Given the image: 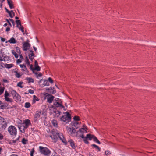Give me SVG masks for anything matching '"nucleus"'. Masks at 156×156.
Wrapping results in <instances>:
<instances>
[{
	"mask_svg": "<svg viewBox=\"0 0 156 156\" xmlns=\"http://www.w3.org/2000/svg\"><path fill=\"white\" fill-rule=\"evenodd\" d=\"M11 93L13 98L15 100L18 101L20 98V96L16 93V92L14 90H12L11 91Z\"/></svg>",
	"mask_w": 156,
	"mask_h": 156,
	"instance_id": "6",
	"label": "nucleus"
},
{
	"mask_svg": "<svg viewBox=\"0 0 156 156\" xmlns=\"http://www.w3.org/2000/svg\"><path fill=\"white\" fill-rule=\"evenodd\" d=\"M9 133L11 135L15 136L17 134L16 128L14 126L11 125L8 128Z\"/></svg>",
	"mask_w": 156,
	"mask_h": 156,
	"instance_id": "4",
	"label": "nucleus"
},
{
	"mask_svg": "<svg viewBox=\"0 0 156 156\" xmlns=\"http://www.w3.org/2000/svg\"><path fill=\"white\" fill-rule=\"evenodd\" d=\"M4 89V87H0V95H1L3 93Z\"/></svg>",
	"mask_w": 156,
	"mask_h": 156,
	"instance_id": "36",
	"label": "nucleus"
},
{
	"mask_svg": "<svg viewBox=\"0 0 156 156\" xmlns=\"http://www.w3.org/2000/svg\"><path fill=\"white\" fill-rule=\"evenodd\" d=\"M19 128L20 132L23 133H24L25 132V129H26L23 125L20 126H19Z\"/></svg>",
	"mask_w": 156,
	"mask_h": 156,
	"instance_id": "21",
	"label": "nucleus"
},
{
	"mask_svg": "<svg viewBox=\"0 0 156 156\" xmlns=\"http://www.w3.org/2000/svg\"><path fill=\"white\" fill-rule=\"evenodd\" d=\"M25 62L27 64L29 65V64H30L29 61V60L28 59V57L27 56L26 58Z\"/></svg>",
	"mask_w": 156,
	"mask_h": 156,
	"instance_id": "44",
	"label": "nucleus"
},
{
	"mask_svg": "<svg viewBox=\"0 0 156 156\" xmlns=\"http://www.w3.org/2000/svg\"><path fill=\"white\" fill-rule=\"evenodd\" d=\"M41 114V112L39 111H37L34 116V120L36 121L39 118Z\"/></svg>",
	"mask_w": 156,
	"mask_h": 156,
	"instance_id": "15",
	"label": "nucleus"
},
{
	"mask_svg": "<svg viewBox=\"0 0 156 156\" xmlns=\"http://www.w3.org/2000/svg\"><path fill=\"white\" fill-rule=\"evenodd\" d=\"M81 138H82L83 139H84V138H85V137L84 136V135L83 134H82L80 136Z\"/></svg>",
	"mask_w": 156,
	"mask_h": 156,
	"instance_id": "62",
	"label": "nucleus"
},
{
	"mask_svg": "<svg viewBox=\"0 0 156 156\" xmlns=\"http://www.w3.org/2000/svg\"><path fill=\"white\" fill-rule=\"evenodd\" d=\"M26 79L29 83H34V80L33 79L31 78L27 77L26 78Z\"/></svg>",
	"mask_w": 156,
	"mask_h": 156,
	"instance_id": "25",
	"label": "nucleus"
},
{
	"mask_svg": "<svg viewBox=\"0 0 156 156\" xmlns=\"http://www.w3.org/2000/svg\"><path fill=\"white\" fill-rule=\"evenodd\" d=\"M7 68L9 69L13 66L12 64H5L4 65Z\"/></svg>",
	"mask_w": 156,
	"mask_h": 156,
	"instance_id": "24",
	"label": "nucleus"
},
{
	"mask_svg": "<svg viewBox=\"0 0 156 156\" xmlns=\"http://www.w3.org/2000/svg\"><path fill=\"white\" fill-rule=\"evenodd\" d=\"M19 137L16 140H10L9 142V144H15V143H16V142L17 141H18L19 140Z\"/></svg>",
	"mask_w": 156,
	"mask_h": 156,
	"instance_id": "22",
	"label": "nucleus"
},
{
	"mask_svg": "<svg viewBox=\"0 0 156 156\" xmlns=\"http://www.w3.org/2000/svg\"><path fill=\"white\" fill-rule=\"evenodd\" d=\"M22 62L21 60L20 59H18L16 61V62L17 63H20Z\"/></svg>",
	"mask_w": 156,
	"mask_h": 156,
	"instance_id": "53",
	"label": "nucleus"
},
{
	"mask_svg": "<svg viewBox=\"0 0 156 156\" xmlns=\"http://www.w3.org/2000/svg\"><path fill=\"white\" fill-rule=\"evenodd\" d=\"M5 99L7 102H12V99L11 98H9V97L5 98Z\"/></svg>",
	"mask_w": 156,
	"mask_h": 156,
	"instance_id": "31",
	"label": "nucleus"
},
{
	"mask_svg": "<svg viewBox=\"0 0 156 156\" xmlns=\"http://www.w3.org/2000/svg\"><path fill=\"white\" fill-rule=\"evenodd\" d=\"M34 70H37V71H39L40 70V67L38 65L36 66H35V68Z\"/></svg>",
	"mask_w": 156,
	"mask_h": 156,
	"instance_id": "35",
	"label": "nucleus"
},
{
	"mask_svg": "<svg viewBox=\"0 0 156 156\" xmlns=\"http://www.w3.org/2000/svg\"><path fill=\"white\" fill-rule=\"evenodd\" d=\"M48 80L51 83H53V80H52V79L51 78L49 77L48 78Z\"/></svg>",
	"mask_w": 156,
	"mask_h": 156,
	"instance_id": "50",
	"label": "nucleus"
},
{
	"mask_svg": "<svg viewBox=\"0 0 156 156\" xmlns=\"http://www.w3.org/2000/svg\"><path fill=\"white\" fill-rule=\"evenodd\" d=\"M1 40L2 42H4L5 41V39L1 37Z\"/></svg>",
	"mask_w": 156,
	"mask_h": 156,
	"instance_id": "55",
	"label": "nucleus"
},
{
	"mask_svg": "<svg viewBox=\"0 0 156 156\" xmlns=\"http://www.w3.org/2000/svg\"><path fill=\"white\" fill-rule=\"evenodd\" d=\"M64 114H66L65 115L62 116L60 118V120L61 121L67 123L71 121V115L68 112H64Z\"/></svg>",
	"mask_w": 156,
	"mask_h": 156,
	"instance_id": "2",
	"label": "nucleus"
},
{
	"mask_svg": "<svg viewBox=\"0 0 156 156\" xmlns=\"http://www.w3.org/2000/svg\"><path fill=\"white\" fill-rule=\"evenodd\" d=\"M5 9L6 10V12H7L8 13H10V11H9L7 8L5 7Z\"/></svg>",
	"mask_w": 156,
	"mask_h": 156,
	"instance_id": "57",
	"label": "nucleus"
},
{
	"mask_svg": "<svg viewBox=\"0 0 156 156\" xmlns=\"http://www.w3.org/2000/svg\"><path fill=\"white\" fill-rule=\"evenodd\" d=\"M10 60L9 57L5 55H2V56H0V61H7Z\"/></svg>",
	"mask_w": 156,
	"mask_h": 156,
	"instance_id": "11",
	"label": "nucleus"
},
{
	"mask_svg": "<svg viewBox=\"0 0 156 156\" xmlns=\"http://www.w3.org/2000/svg\"><path fill=\"white\" fill-rule=\"evenodd\" d=\"M8 4L9 5L10 8L12 9L13 8V5L12 4V2L11 0H7Z\"/></svg>",
	"mask_w": 156,
	"mask_h": 156,
	"instance_id": "20",
	"label": "nucleus"
},
{
	"mask_svg": "<svg viewBox=\"0 0 156 156\" xmlns=\"http://www.w3.org/2000/svg\"><path fill=\"white\" fill-rule=\"evenodd\" d=\"M68 142L69 143L70 145L73 149H75L76 145L74 141L70 139L68 141Z\"/></svg>",
	"mask_w": 156,
	"mask_h": 156,
	"instance_id": "14",
	"label": "nucleus"
},
{
	"mask_svg": "<svg viewBox=\"0 0 156 156\" xmlns=\"http://www.w3.org/2000/svg\"><path fill=\"white\" fill-rule=\"evenodd\" d=\"M86 138H87L88 140H91L93 139L94 141L98 143V144H100V142L98 140L97 138L94 136L93 135L88 134L86 135Z\"/></svg>",
	"mask_w": 156,
	"mask_h": 156,
	"instance_id": "5",
	"label": "nucleus"
},
{
	"mask_svg": "<svg viewBox=\"0 0 156 156\" xmlns=\"http://www.w3.org/2000/svg\"><path fill=\"white\" fill-rule=\"evenodd\" d=\"M87 128L86 127L83 128H81L79 130V131L81 133H83L85 131L86 132H87Z\"/></svg>",
	"mask_w": 156,
	"mask_h": 156,
	"instance_id": "26",
	"label": "nucleus"
},
{
	"mask_svg": "<svg viewBox=\"0 0 156 156\" xmlns=\"http://www.w3.org/2000/svg\"><path fill=\"white\" fill-rule=\"evenodd\" d=\"M61 103L62 102L58 103L57 102H54L53 104L56 107H59L61 108H64V107L62 105Z\"/></svg>",
	"mask_w": 156,
	"mask_h": 156,
	"instance_id": "13",
	"label": "nucleus"
},
{
	"mask_svg": "<svg viewBox=\"0 0 156 156\" xmlns=\"http://www.w3.org/2000/svg\"><path fill=\"white\" fill-rule=\"evenodd\" d=\"M61 113V112L55 109L54 110L53 115L55 117H58Z\"/></svg>",
	"mask_w": 156,
	"mask_h": 156,
	"instance_id": "16",
	"label": "nucleus"
},
{
	"mask_svg": "<svg viewBox=\"0 0 156 156\" xmlns=\"http://www.w3.org/2000/svg\"><path fill=\"white\" fill-rule=\"evenodd\" d=\"M23 124L25 128H27L29 125H31L30 121L29 119H26L24 121Z\"/></svg>",
	"mask_w": 156,
	"mask_h": 156,
	"instance_id": "10",
	"label": "nucleus"
},
{
	"mask_svg": "<svg viewBox=\"0 0 156 156\" xmlns=\"http://www.w3.org/2000/svg\"><path fill=\"white\" fill-rule=\"evenodd\" d=\"M3 66L2 63L0 64V69H2Z\"/></svg>",
	"mask_w": 156,
	"mask_h": 156,
	"instance_id": "64",
	"label": "nucleus"
},
{
	"mask_svg": "<svg viewBox=\"0 0 156 156\" xmlns=\"http://www.w3.org/2000/svg\"><path fill=\"white\" fill-rule=\"evenodd\" d=\"M14 73L15 74V76L17 78H20L22 75H21L20 73H18L17 71H15Z\"/></svg>",
	"mask_w": 156,
	"mask_h": 156,
	"instance_id": "32",
	"label": "nucleus"
},
{
	"mask_svg": "<svg viewBox=\"0 0 156 156\" xmlns=\"http://www.w3.org/2000/svg\"><path fill=\"white\" fill-rule=\"evenodd\" d=\"M33 103H35L36 101H39L40 100L35 95H34L33 96Z\"/></svg>",
	"mask_w": 156,
	"mask_h": 156,
	"instance_id": "23",
	"label": "nucleus"
},
{
	"mask_svg": "<svg viewBox=\"0 0 156 156\" xmlns=\"http://www.w3.org/2000/svg\"><path fill=\"white\" fill-rule=\"evenodd\" d=\"M89 155L90 156H96L92 152H90L89 153Z\"/></svg>",
	"mask_w": 156,
	"mask_h": 156,
	"instance_id": "52",
	"label": "nucleus"
},
{
	"mask_svg": "<svg viewBox=\"0 0 156 156\" xmlns=\"http://www.w3.org/2000/svg\"><path fill=\"white\" fill-rule=\"evenodd\" d=\"M10 28L9 27H7L6 29V31H10Z\"/></svg>",
	"mask_w": 156,
	"mask_h": 156,
	"instance_id": "59",
	"label": "nucleus"
},
{
	"mask_svg": "<svg viewBox=\"0 0 156 156\" xmlns=\"http://www.w3.org/2000/svg\"><path fill=\"white\" fill-rule=\"evenodd\" d=\"M33 51H30L31 53L29 54L28 55L31 61H32L34 57V54L33 53Z\"/></svg>",
	"mask_w": 156,
	"mask_h": 156,
	"instance_id": "19",
	"label": "nucleus"
},
{
	"mask_svg": "<svg viewBox=\"0 0 156 156\" xmlns=\"http://www.w3.org/2000/svg\"><path fill=\"white\" fill-rule=\"evenodd\" d=\"M20 66L21 68V70L24 73L26 74L28 73V71L25 65L24 64H20Z\"/></svg>",
	"mask_w": 156,
	"mask_h": 156,
	"instance_id": "9",
	"label": "nucleus"
},
{
	"mask_svg": "<svg viewBox=\"0 0 156 156\" xmlns=\"http://www.w3.org/2000/svg\"><path fill=\"white\" fill-rule=\"evenodd\" d=\"M18 27L20 30L22 31V32H24L23 27V26L21 25V26H20V27Z\"/></svg>",
	"mask_w": 156,
	"mask_h": 156,
	"instance_id": "46",
	"label": "nucleus"
},
{
	"mask_svg": "<svg viewBox=\"0 0 156 156\" xmlns=\"http://www.w3.org/2000/svg\"><path fill=\"white\" fill-rule=\"evenodd\" d=\"M30 106V104L29 102H26L25 104V107L26 108H29Z\"/></svg>",
	"mask_w": 156,
	"mask_h": 156,
	"instance_id": "34",
	"label": "nucleus"
},
{
	"mask_svg": "<svg viewBox=\"0 0 156 156\" xmlns=\"http://www.w3.org/2000/svg\"><path fill=\"white\" fill-rule=\"evenodd\" d=\"M92 146H93L94 147L96 148L99 151H100L101 150V148L98 146L94 144H93L92 145Z\"/></svg>",
	"mask_w": 156,
	"mask_h": 156,
	"instance_id": "39",
	"label": "nucleus"
},
{
	"mask_svg": "<svg viewBox=\"0 0 156 156\" xmlns=\"http://www.w3.org/2000/svg\"><path fill=\"white\" fill-rule=\"evenodd\" d=\"M78 124V123L77 122H75L73 123V126H76Z\"/></svg>",
	"mask_w": 156,
	"mask_h": 156,
	"instance_id": "63",
	"label": "nucleus"
},
{
	"mask_svg": "<svg viewBox=\"0 0 156 156\" xmlns=\"http://www.w3.org/2000/svg\"><path fill=\"white\" fill-rule=\"evenodd\" d=\"M6 21H7V22L9 24V25L11 27L12 26L11 24L10 23V22L9 21V20L8 19H6Z\"/></svg>",
	"mask_w": 156,
	"mask_h": 156,
	"instance_id": "54",
	"label": "nucleus"
},
{
	"mask_svg": "<svg viewBox=\"0 0 156 156\" xmlns=\"http://www.w3.org/2000/svg\"><path fill=\"white\" fill-rule=\"evenodd\" d=\"M8 42L10 43L15 44L16 43L17 41L13 37H12L8 40Z\"/></svg>",
	"mask_w": 156,
	"mask_h": 156,
	"instance_id": "18",
	"label": "nucleus"
},
{
	"mask_svg": "<svg viewBox=\"0 0 156 156\" xmlns=\"http://www.w3.org/2000/svg\"><path fill=\"white\" fill-rule=\"evenodd\" d=\"M27 140L24 138L23 139L22 142V143L24 144H27Z\"/></svg>",
	"mask_w": 156,
	"mask_h": 156,
	"instance_id": "37",
	"label": "nucleus"
},
{
	"mask_svg": "<svg viewBox=\"0 0 156 156\" xmlns=\"http://www.w3.org/2000/svg\"><path fill=\"white\" fill-rule=\"evenodd\" d=\"M7 126L6 121L3 118L0 116V130L5 129Z\"/></svg>",
	"mask_w": 156,
	"mask_h": 156,
	"instance_id": "3",
	"label": "nucleus"
},
{
	"mask_svg": "<svg viewBox=\"0 0 156 156\" xmlns=\"http://www.w3.org/2000/svg\"><path fill=\"white\" fill-rule=\"evenodd\" d=\"M87 140L88 139L87 138H86V136L83 139V141L86 144H88L89 143Z\"/></svg>",
	"mask_w": 156,
	"mask_h": 156,
	"instance_id": "40",
	"label": "nucleus"
},
{
	"mask_svg": "<svg viewBox=\"0 0 156 156\" xmlns=\"http://www.w3.org/2000/svg\"><path fill=\"white\" fill-rule=\"evenodd\" d=\"M51 122L54 126L55 127H57V126L58 124L56 120H52L51 121Z\"/></svg>",
	"mask_w": 156,
	"mask_h": 156,
	"instance_id": "29",
	"label": "nucleus"
},
{
	"mask_svg": "<svg viewBox=\"0 0 156 156\" xmlns=\"http://www.w3.org/2000/svg\"><path fill=\"white\" fill-rule=\"evenodd\" d=\"M55 102H57L58 103L62 102L61 101V100L58 98H55Z\"/></svg>",
	"mask_w": 156,
	"mask_h": 156,
	"instance_id": "45",
	"label": "nucleus"
},
{
	"mask_svg": "<svg viewBox=\"0 0 156 156\" xmlns=\"http://www.w3.org/2000/svg\"><path fill=\"white\" fill-rule=\"evenodd\" d=\"M54 98V97L52 95H50V96L48 97L47 98L48 102L50 103H52Z\"/></svg>",
	"mask_w": 156,
	"mask_h": 156,
	"instance_id": "17",
	"label": "nucleus"
},
{
	"mask_svg": "<svg viewBox=\"0 0 156 156\" xmlns=\"http://www.w3.org/2000/svg\"><path fill=\"white\" fill-rule=\"evenodd\" d=\"M105 154L106 155H108L110 154L111 153L109 151L107 150L105 151Z\"/></svg>",
	"mask_w": 156,
	"mask_h": 156,
	"instance_id": "43",
	"label": "nucleus"
},
{
	"mask_svg": "<svg viewBox=\"0 0 156 156\" xmlns=\"http://www.w3.org/2000/svg\"><path fill=\"white\" fill-rule=\"evenodd\" d=\"M20 59H21V60L23 59V57L22 56V55L21 54V55H20Z\"/></svg>",
	"mask_w": 156,
	"mask_h": 156,
	"instance_id": "58",
	"label": "nucleus"
},
{
	"mask_svg": "<svg viewBox=\"0 0 156 156\" xmlns=\"http://www.w3.org/2000/svg\"><path fill=\"white\" fill-rule=\"evenodd\" d=\"M8 14L9 16L11 18H12L15 16V13L12 10L11 11L10 13H8Z\"/></svg>",
	"mask_w": 156,
	"mask_h": 156,
	"instance_id": "28",
	"label": "nucleus"
},
{
	"mask_svg": "<svg viewBox=\"0 0 156 156\" xmlns=\"http://www.w3.org/2000/svg\"><path fill=\"white\" fill-rule=\"evenodd\" d=\"M22 83L21 82L18 83L17 84V86L20 87L21 88H23V87L21 86Z\"/></svg>",
	"mask_w": 156,
	"mask_h": 156,
	"instance_id": "48",
	"label": "nucleus"
},
{
	"mask_svg": "<svg viewBox=\"0 0 156 156\" xmlns=\"http://www.w3.org/2000/svg\"><path fill=\"white\" fill-rule=\"evenodd\" d=\"M9 20L12 22L13 26H14L15 25V23L14 21L13 20L11 19H9Z\"/></svg>",
	"mask_w": 156,
	"mask_h": 156,
	"instance_id": "51",
	"label": "nucleus"
},
{
	"mask_svg": "<svg viewBox=\"0 0 156 156\" xmlns=\"http://www.w3.org/2000/svg\"><path fill=\"white\" fill-rule=\"evenodd\" d=\"M3 136L2 134L0 133V140H2L3 138Z\"/></svg>",
	"mask_w": 156,
	"mask_h": 156,
	"instance_id": "56",
	"label": "nucleus"
},
{
	"mask_svg": "<svg viewBox=\"0 0 156 156\" xmlns=\"http://www.w3.org/2000/svg\"><path fill=\"white\" fill-rule=\"evenodd\" d=\"M33 73L36 75V77L37 78L41 77L42 76V74L40 73H38L37 72H34V71H33Z\"/></svg>",
	"mask_w": 156,
	"mask_h": 156,
	"instance_id": "30",
	"label": "nucleus"
},
{
	"mask_svg": "<svg viewBox=\"0 0 156 156\" xmlns=\"http://www.w3.org/2000/svg\"><path fill=\"white\" fill-rule=\"evenodd\" d=\"M73 119L75 121H78L80 120L79 117L77 116H75L73 118Z\"/></svg>",
	"mask_w": 156,
	"mask_h": 156,
	"instance_id": "42",
	"label": "nucleus"
},
{
	"mask_svg": "<svg viewBox=\"0 0 156 156\" xmlns=\"http://www.w3.org/2000/svg\"><path fill=\"white\" fill-rule=\"evenodd\" d=\"M16 24H17V27H19L18 26L19 25H20V26H21V23L20 21V20H17L16 21Z\"/></svg>",
	"mask_w": 156,
	"mask_h": 156,
	"instance_id": "38",
	"label": "nucleus"
},
{
	"mask_svg": "<svg viewBox=\"0 0 156 156\" xmlns=\"http://www.w3.org/2000/svg\"><path fill=\"white\" fill-rule=\"evenodd\" d=\"M30 46V44L28 43L24 42L23 46V50L24 51H27Z\"/></svg>",
	"mask_w": 156,
	"mask_h": 156,
	"instance_id": "12",
	"label": "nucleus"
},
{
	"mask_svg": "<svg viewBox=\"0 0 156 156\" xmlns=\"http://www.w3.org/2000/svg\"><path fill=\"white\" fill-rule=\"evenodd\" d=\"M34 152V148H33L32 150L31 151L30 155L31 156H33V153Z\"/></svg>",
	"mask_w": 156,
	"mask_h": 156,
	"instance_id": "49",
	"label": "nucleus"
},
{
	"mask_svg": "<svg viewBox=\"0 0 156 156\" xmlns=\"http://www.w3.org/2000/svg\"><path fill=\"white\" fill-rule=\"evenodd\" d=\"M3 82H4L5 83L8 82V80L6 79H3Z\"/></svg>",
	"mask_w": 156,
	"mask_h": 156,
	"instance_id": "61",
	"label": "nucleus"
},
{
	"mask_svg": "<svg viewBox=\"0 0 156 156\" xmlns=\"http://www.w3.org/2000/svg\"><path fill=\"white\" fill-rule=\"evenodd\" d=\"M34 92L33 90L30 89L28 90V93H30V94H33L34 93Z\"/></svg>",
	"mask_w": 156,
	"mask_h": 156,
	"instance_id": "47",
	"label": "nucleus"
},
{
	"mask_svg": "<svg viewBox=\"0 0 156 156\" xmlns=\"http://www.w3.org/2000/svg\"><path fill=\"white\" fill-rule=\"evenodd\" d=\"M60 140L65 145H66L67 144V142L66 139L64 138V137L62 133H57Z\"/></svg>",
	"mask_w": 156,
	"mask_h": 156,
	"instance_id": "8",
	"label": "nucleus"
},
{
	"mask_svg": "<svg viewBox=\"0 0 156 156\" xmlns=\"http://www.w3.org/2000/svg\"><path fill=\"white\" fill-rule=\"evenodd\" d=\"M38 65V63L36 60L35 61V66Z\"/></svg>",
	"mask_w": 156,
	"mask_h": 156,
	"instance_id": "60",
	"label": "nucleus"
},
{
	"mask_svg": "<svg viewBox=\"0 0 156 156\" xmlns=\"http://www.w3.org/2000/svg\"><path fill=\"white\" fill-rule=\"evenodd\" d=\"M10 94L7 91H5V94H4V97L5 98L7 97H9V96Z\"/></svg>",
	"mask_w": 156,
	"mask_h": 156,
	"instance_id": "41",
	"label": "nucleus"
},
{
	"mask_svg": "<svg viewBox=\"0 0 156 156\" xmlns=\"http://www.w3.org/2000/svg\"><path fill=\"white\" fill-rule=\"evenodd\" d=\"M51 138L54 140V141L56 142L57 140V137L56 135H53L50 136Z\"/></svg>",
	"mask_w": 156,
	"mask_h": 156,
	"instance_id": "27",
	"label": "nucleus"
},
{
	"mask_svg": "<svg viewBox=\"0 0 156 156\" xmlns=\"http://www.w3.org/2000/svg\"><path fill=\"white\" fill-rule=\"evenodd\" d=\"M66 129L68 133L71 135L74 134L76 132L75 129L73 127H71L69 126H67Z\"/></svg>",
	"mask_w": 156,
	"mask_h": 156,
	"instance_id": "7",
	"label": "nucleus"
},
{
	"mask_svg": "<svg viewBox=\"0 0 156 156\" xmlns=\"http://www.w3.org/2000/svg\"><path fill=\"white\" fill-rule=\"evenodd\" d=\"M39 149L40 153L46 156H50L51 151L47 147L41 146L39 147Z\"/></svg>",
	"mask_w": 156,
	"mask_h": 156,
	"instance_id": "1",
	"label": "nucleus"
},
{
	"mask_svg": "<svg viewBox=\"0 0 156 156\" xmlns=\"http://www.w3.org/2000/svg\"><path fill=\"white\" fill-rule=\"evenodd\" d=\"M12 53L14 55L16 58H18V55L14 51L12 50Z\"/></svg>",
	"mask_w": 156,
	"mask_h": 156,
	"instance_id": "33",
	"label": "nucleus"
}]
</instances>
